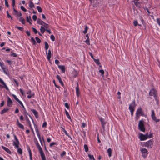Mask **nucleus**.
Returning a JSON list of instances; mask_svg holds the SVG:
<instances>
[{"label": "nucleus", "instance_id": "1", "mask_svg": "<svg viewBox=\"0 0 160 160\" xmlns=\"http://www.w3.org/2000/svg\"><path fill=\"white\" fill-rule=\"evenodd\" d=\"M136 106V104L135 101L133 100L132 104H130L129 106V109L131 112V115L132 116L133 115V112L134 110V108Z\"/></svg>", "mask_w": 160, "mask_h": 160}, {"label": "nucleus", "instance_id": "2", "mask_svg": "<svg viewBox=\"0 0 160 160\" xmlns=\"http://www.w3.org/2000/svg\"><path fill=\"white\" fill-rule=\"evenodd\" d=\"M138 129L141 131L144 132L145 131V128L144 127L143 121L142 120H140L138 125Z\"/></svg>", "mask_w": 160, "mask_h": 160}, {"label": "nucleus", "instance_id": "3", "mask_svg": "<svg viewBox=\"0 0 160 160\" xmlns=\"http://www.w3.org/2000/svg\"><path fill=\"white\" fill-rule=\"evenodd\" d=\"M153 141L150 140L146 142H144V145L145 147H147L148 148H151L153 145Z\"/></svg>", "mask_w": 160, "mask_h": 160}, {"label": "nucleus", "instance_id": "4", "mask_svg": "<svg viewBox=\"0 0 160 160\" xmlns=\"http://www.w3.org/2000/svg\"><path fill=\"white\" fill-rule=\"evenodd\" d=\"M144 115V112L142 111V108L141 107L139 108L137 111L136 113V117H139L140 116H143Z\"/></svg>", "mask_w": 160, "mask_h": 160}, {"label": "nucleus", "instance_id": "5", "mask_svg": "<svg viewBox=\"0 0 160 160\" xmlns=\"http://www.w3.org/2000/svg\"><path fill=\"white\" fill-rule=\"evenodd\" d=\"M148 133L145 134H143L142 133H140L139 136V138L140 140L143 141L144 140L148 139Z\"/></svg>", "mask_w": 160, "mask_h": 160}, {"label": "nucleus", "instance_id": "6", "mask_svg": "<svg viewBox=\"0 0 160 160\" xmlns=\"http://www.w3.org/2000/svg\"><path fill=\"white\" fill-rule=\"evenodd\" d=\"M15 141H13V145L15 146L16 148H18V144H19V141L17 138L16 135H14Z\"/></svg>", "mask_w": 160, "mask_h": 160}, {"label": "nucleus", "instance_id": "7", "mask_svg": "<svg viewBox=\"0 0 160 160\" xmlns=\"http://www.w3.org/2000/svg\"><path fill=\"white\" fill-rule=\"evenodd\" d=\"M151 112V117L152 119L156 122H159L160 121V120L159 119H157L156 118V117L155 116L154 110H152Z\"/></svg>", "mask_w": 160, "mask_h": 160}, {"label": "nucleus", "instance_id": "8", "mask_svg": "<svg viewBox=\"0 0 160 160\" xmlns=\"http://www.w3.org/2000/svg\"><path fill=\"white\" fill-rule=\"evenodd\" d=\"M37 146L39 150L41 158L45 156L44 152L39 144L38 145H37Z\"/></svg>", "mask_w": 160, "mask_h": 160}, {"label": "nucleus", "instance_id": "9", "mask_svg": "<svg viewBox=\"0 0 160 160\" xmlns=\"http://www.w3.org/2000/svg\"><path fill=\"white\" fill-rule=\"evenodd\" d=\"M37 146L39 150L41 158L45 156L44 152L39 144L38 145H37Z\"/></svg>", "mask_w": 160, "mask_h": 160}, {"label": "nucleus", "instance_id": "10", "mask_svg": "<svg viewBox=\"0 0 160 160\" xmlns=\"http://www.w3.org/2000/svg\"><path fill=\"white\" fill-rule=\"evenodd\" d=\"M99 119L101 122L102 126L104 130H105V125L106 124V122L104 121V119L102 118V117H99Z\"/></svg>", "mask_w": 160, "mask_h": 160}, {"label": "nucleus", "instance_id": "11", "mask_svg": "<svg viewBox=\"0 0 160 160\" xmlns=\"http://www.w3.org/2000/svg\"><path fill=\"white\" fill-rule=\"evenodd\" d=\"M156 91L154 89H152L149 92V94L151 96H153L154 97L156 96Z\"/></svg>", "mask_w": 160, "mask_h": 160}, {"label": "nucleus", "instance_id": "12", "mask_svg": "<svg viewBox=\"0 0 160 160\" xmlns=\"http://www.w3.org/2000/svg\"><path fill=\"white\" fill-rule=\"evenodd\" d=\"M47 58L48 60L49 61L50 60V58L51 57V52L50 50H49L48 52H47V51L46 52Z\"/></svg>", "mask_w": 160, "mask_h": 160}, {"label": "nucleus", "instance_id": "13", "mask_svg": "<svg viewBox=\"0 0 160 160\" xmlns=\"http://www.w3.org/2000/svg\"><path fill=\"white\" fill-rule=\"evenodd\" d=\"M27 94H29V95L27 96V97L28 98H30L32 97L34 95V93L33 92H32L30 90L26 92Z\"/></svg>", "mask_w": 160, "mask_h": 160}, {"label": "nucleus", "instance_id": "14", "mask_svg": "<svg viewBox=\"0 0 160 160\" xmlns=\"http://www.w3.org/2000/svg\"><path fill=\"white\" fill-rule=\"evenodd\" d=\"M12 102L10 98L8 97L7 100V106L9 107H10L11 106V105L12 103Z\"/></svg>", "mask_w": 160, "mask_h": 160}, {"label": "nucleus", "instance_id": "15", "mask_svg": "<svg viewBox=\"0 0 160 160\" xmlns=\"http://www.w3.org/2000/svg\"><path fill=\"white\" fill-rule=\"evenodd\" d=\"M77 86L76 88V93L77 96L79 97L80 94L78 84V82L77 83Z\"/></svg>", "mask_w": 160, "mask_h": 160}, {"label": "nucleus", "instance_id": "16", "mask_svg": "<svg viewBox=\"0 0 160 160\" xmlns=\"http://www.w3.org/2000/svg\"><path fill=\"white\" fill-rule=\"evenodd\" d=\"M0 83L3 85L4 87V88H6V89L7 90H9V89L7 87V86L6 84L5 83L3 82V80L0 78Z\"/></svg>", "mask_w": 160, "mask_h": 160}, {"label": "nucleus", "instance_id": "17", "mask_svg": "<svg viewBox=\"0 0 160 160\" xmlns=\"http://www.w3.org/2000/svg\"><path fill=\"white\" fill-rule=\"evenodd\" d=\"M2 148L4 149L5 151L7 152L8 153L11 154L12 153L10 150L8 149V148L3 146H2Z\"/></svg>", "mask_w": 160, "mask_h": 160}, {"label": "nucleus", "instance_id": "18", "mask_svg": "<svg viewBox=\"0 0 160 160\" xmlns=\"http://www.w3.org/2000/svg\"><path fill=\"white\" fill-rule=\"evenodd\" d=\"M36 132L37 133V135L40 140V142L41 143V144L42 145V141L41 140V138L40 135L39 133V131L37 128V129H36Z\"/></svg>", "mask_w": 160, "mask_h": 160}, {"label": "nucleus", "instance_id": "19", "mask_svg": "<svg viewBox=\"0 0 160 160\" xmlns=\"http://www.w3.org/2000/svg\"><path fill=\"white\" fill-rule=\"evenodd\" d=\"M36 132L37 133V135L40 140V142L41 143V144L42 145V141L41 140V138L40 135L39 133V131L37 128V129H36Z\"/></svg>", "mask_w": 160, "mask_h": 160}, {"label": "nucleus", "instance_id": "20", "mask_svg": "<svg viewBox=\"0 0 160 160\" xmlns=\"http://www.w3.org/2000/svg\"><path fill=\"white\" fill-rule=\"evenodd\" d=\"M13 14L14 15L16 16H20L21 17L22 15V14L21 12H18L17 10L16 12H13Z\"/></svg>", "mask_w": 160, "mask_h": 160}, {"label": "nucleus", "instance_id": "21", "mask_svg": "<svg viewBox=\"0 0 160 160\" xmlns=\"http://www.w3.org/2000/svg\"><path fill=\"white\" fill-rule=\"evenodd\" d=\"M31 111L32 112L33 114L35 115V116L36 118H38V112L34 109H32L31 110Z\"/></svg>", "mask_w": 160, "mask_h": 160}, {"label": "nucleus", "instance_id": "22", "mask_svg": "<svg viewBox=\"0 0 160 160\" xmlns=\"http://www.w3.org/2000/svg\"><path fill=\"white\" fill-rule=\"evenodd\" d=\"M37 22L38 24L43 25V24L45 23L44 22L42 21L41 19H38L37 21Z\"/></svg>", "mask_w": 160, "mask_h": 160}, {"label": "nucleus", "instance_id": "23", "mask_svg": "<svg viewBox=\"0 0 160 160\" xmlns=\"http://www.w3.org/2000/svg\"><path fill=\"white\" fill-rule=\"evenodd\" d=\"M26 121H27V123L29 125V126L30 127V128H31V130L32 131H33V130L32 128V127L31 126V124L28 118H27L26 119Z\"/></svg>", "mask_w": 160, "mask_h": 160}, {"label": "nucleus", "instance_id": "24", "mask_svg": "<svg viewBox=\"0 0 160 160\" xmlns=\"http://www.w3.org/2000/svg\"><path fill=\"white\" fill-rule=\"evenodd\" d=\"M59 68L61 69L62 72H64L65 71V68L64 66L59 65L58 66Z\"/></svg>", "mask_w": 160, "mask_h": 160}, {"label": "nucleus", "instance_id": "25", "mask_svg": "<svg viewBox=\"0 0 160 160\" xmlns=\"http://www.w3.org/2000/svg\"><path fill=\"white\" fill-rule=\"evenodd\" d=\"M141 152L142 153H146V155H147L148 154L147 152L148 151L147 149L146 148H141L140 150Z\"/></svg>", "mask_w": 160, "mask_h": 160}, {"label": "nucleus", "instance_id": "26", "mask_svg": "<svg viewBox=\"0 0 160 160\" xmlns=\"http://www.w3.org/2000/svg\"><path fill=\"white\" fill-rule=\"evenodd\" d=\"M26 19L27 21L30 24H31L32 23L31 22V21H32V20L31 18V17L30 16L29 17L27 16L26 17Z\"/></svg>", "mask_w": 160, "mask_h": 160}, {"label": "nucleus", "instance_id": "27", "mask_svg": "<svg viewBox=\"0 0 160 160\" xmlns=\"http://www.w3.org/2000/svg\"><path fill=\"white\" fill-rule=\"evenodd\" d=\"M57 79H58V80L59 82L62 85H63V84L62 81V80H61L60 77L59 75H57Z\"/></svg>", "mask_w": 160, "mask_h": 160}, {"label": "nucleus", "instance_id": "28", "mask_svg": "<svg viewBox=\"0 0 160 160\" xmlns=\"http://www.w3.org/2000/svg\"><path fill=\"white\" fill-rule=\"evenodd\" d=\"M133 2L134 3V4L137 7H140L141 5L140 3L135 1H133Z\"/></svg>", "mask_w": 160, "mask_h": 160}, {"label": "nucleus", "instance_id": "29", "mask_svg": "<svg viewBox=\"0 0 160 160\" xmlns=\"http://www.w3.org/2000/svg\"><path fill=\"white\" fill-rule=\"evenodd\" d=\"M41 32L42 33H43L45 31H46V29L44 28L42 26L40 28V29Z\"/></svg>", "mask_w": 160, "mask_h": 160}, {"label": "nucleus", "instance_id": "30", "mask_svg": "<svg viewBox=\"0 0 160 160\" xmlns=\"http://www.w3.org/2000/svg\"><path fill=\"white\" fill-rule=\"evenodd\" d=\"M9 110V109L8 108H5L2 110L1 112V114H3L6 112L8 111Z\"/></svg>", "mask_w": 160, "mask_h": 160}, {"label": "nucleus", "instance_id": "31", "mask_svg": "<svg viewBox=\"0 0 160 160\" xmlns=\"http://www.w3.org/2000/svg\"><path fill=\"white\" fill-rule=\"evenodd\" d=\"M107 152L108 154V156L109 157H110L112 155V149L110 148H108L107 151Z\"/></svg>", "mask_w": 160, "mask_h": 160}, {"label": "nucleus", "instance_id": "32", "mask_svg": "<svg viewBox=\"0 0 160 160\" xmlns=\"http://www.w3.org/2000/svg\"><path fill=\"white\" fill-rule=\"evenodd\" d=\"M29 6L31 8L34 7V5L33 3L31 1H30L29 2Z\"/></svg>", "mask_w": 160, "mask_h": 160}, {"label": "nucleus", "instance_id": "33", "mask_svg": "<svg viewBox=\"0 0 160 160\" xmlns=\"http://www.w3.org/2000/svg\"><path fill=\"white\" fill-rule=\"evenodd\" d=\"M44 45L45 49L46 50H47L49 48L48 44L46 42H44Z\"/></svg>", "mask_w": 160, "mask_h": 160}, {"label": "nucleus", "instance_id": "34", "mask_svg": "<svg viewBox=\"0 0 160 160\" xmlns=\"http://www.w3.org/2000/svg\"><path fill=\"white\" fill-rule=\"evenodd\" d=\"M65 111L67 117H68V118L69 119H71V117H70V116L69 115L68 111L66 109H65Z\"/></svg>", "mask_w": 160, "mask_h": 160}, {"label": "nucleus", "instance_id": "35", "mask_svg": "<svg viewBox=\"0 0 160 160\" xmlns=\"http://www.w3.org/2000/svg\"><path fill=\"white\" fill-rule=\"evenodd\" d=\"M88 156L89 157V159L90 160H95V159L93 155H91L89 154H88Z\"/></svg>", "mask_w": 160, "mask_h": 160}, {"label": "nucleus", "instance_id": "36", "mask_svg": "<svg viewBox=\"0 0 160 160\" xmlns=\"http://www.w3.org/2000/svg\"><path fill=\"white\" fill-rule=\"evenodd\" d=\"M88 27L86 25L85 26V28L84 29V30L83 31V32L84 34H86L87 33V32L88 30Z\"/></svg>", "mask_w": 160, "mask_h": 160}, {"label": "nucleus", "instance_id": "37", "mask_svg": "<svg viewBox=\"0 0 160 160\" xmlns=\"http://www.w3.org/2000/svg\"><path fill=\"white\" fill-rule=\"evenodd\" d=\"M18 148V153L20 154H22V149L20 148H19V147L18 148Z\"/></svg>", "mask_w": 160, "mask_h": 160}, {"label": "nucleus", "instance_id": "38", "mask_svg": "<svg viewBox=\"0 0 160 160\" xmlns=\"http://www.w3.org/2000/svg\"><path fill=\"white\" fill-rule=\"evenodd\" d=\"M94 61L98 65H99L100 64V62H99V59H96L95 58L93 59Z\"/></svg>", "mask_w": 160, "mask_h": 160}, {"label": "nucleus", "instance_id": "39", "mask_svg": "<svg viewBox=\"0 0 160 160\" xmlns=\"http://www.w3.org/2000/svg\"><path fill=\"white\" fill-rule=\"evenodd\" d=\"M37 9L38 12H42V9L41 7L39 6H38L37 7Z\"/></svg>", "mask_w": 160, "mask_h": 160}, {"label": "nucleus", "instance_id": "40", "mask_svg": "<svg viewBox=\"0 0 160 160\" xmlns=\"http://www.w3.org/2000/svg\"><path fill=\"white\" fill-rule=\"evenodd\" d=\"M84 148L86 152H87L88 150V147L86 144L84 145Z\"/></svg>", "mask_w": 160, "mask_h": 160}, {"label": "nucleus", "instance_id": "41", "mask_svg": "<svg viewBox=\"0 0 160 160\" xmlns=\"http://www.w3.org/2000/svg\"><path fill=\"white\" fill-rule=\"evenodd\" d=\"M31 41L34 45H35L36 44V42L32 37L31 38Z\"/></svg>", "mask_w": 160, "mask_h": 160}, {"label": "nucleus", "instance_id": "42", "mask_svg": "<svg viewBox=\"0 0 160 160\" xmlns=\"http://www.w3.org/2000/svg\"><path fill=\"white\" fill-rule=\"evenodd\" d=\"M35 39H36V40L37 42L38 43H39L41 42V40L38 38V37H36Z\"/></svg>", "mask_w": 160, "mask_h": 160}, {"label": "nucleus", "instance_id": "43", "mask_svg": "<svg viewBox=\"0 0 160 160\" xmlns=\"http://www.w3.org/2000/svg\"><path fill=\"white\" fill-rule=\"evenodd\" d=\"M42 26H43L45 28H46L45 29H48V24L46 23H45Z\"/></svg>", "mask_w": 160, "mask_h": 160}, {"label": "nucleus", "instance_id": "44", "mask_svg": "<svg viewBox=\"0 0 160 160\" xmlns=\"http://www.w3.org/2000/svg\"><path fill=\"white\" fill-rule=\"evenodd\" d=\"M133 23L135 26H136L138 25L139 26H141L140 25L138 24V22L137 20L134 21Z\"/></svg>", "mask_w": 160, "mask_h": 160}, {"label": "nucleus", "instance_id": "45", "mask_svg": "<svg viewBox=\"0 0 160 160\" xmlns=\"http://www.w3.org/2000/svg\"><path fill=\"white\" fill-rule=\"evenodd\" d=\"M50 38L52 41H54L55 40L54 36L53 35H51L50 36Z\"/></svg>", "mask_w": 160, "mask_h": 160}, {"label": "nucleus", "instance_id": "46", "mask_svg": "<svg viewBox=\"0 0 160 160\" xmlns=\"http://www.w3.org/2000/svg\"><path fill=\"white\" fill-rule=\"evenodd\" d=\"M12 96L13 97V98L16 100V101H17L18 102L19 100L17 98L16 96L14 94L12 95Z\"/></svg>", "mask_w": 160, "mask_h": 160}, {"label": "nucleus", "instance_id": "47", "mask_svg": "<svg viewBox=\"0 0 160 160\" xmlns=\"http://www.w3.org/2000/svg\"><path fill=\"white\" fill-rule=\"evenodd\" d=\"M15 28H17L18 30L20 31H22L23 30V28L22 27H18V26H15Z\"/></svg>", "mask_w": 160, "mask_h": 160}, {"label": "nucleus", "instance_id": "48", "mask_svg": "<svg viewBox=\"0 0 160 160\" xmlns=\"http://www.w3.org/2000/svg\"><path fill=\"white\" fill-rule=\"evenodd\" d=\"M21 9L24 12H26L27 11V10L24 8L23 6H21L20 7Z\"/></svg>", "mask_w": 160, "mask_h": 160}, {"label": "nucleus", "instance_id": "49", "mask_svg": "<svg viewBox=\"0 0 160 160\" xmlns=\"http://www.w3.org/2000/svg\"><path fill=\"white\" fill-rule=\"evenodd\" d=\"M12 54H11V56L13 57H17V55L15 53H13L12 52H11Z\"/></svg>", "mask_w": 160, "mask_h": 160}, {"label": "nucleus", "instance_id": "50", "mask_svg": "<svg viewBox=\"0 0 160 160\" xmlns=\"http://www.w3.org/2000/svg\"><path fill=\"white\" fill-rule=\"evenodd\" d=\"M85 42L88 45H90L89 38H87Z\"/></svg>", "mask_w": 160, "mask_h": 160}, {"label": "nucleus", "instance_id": "51", "mask_svg": "<svg viewBox=\"0 0 160 160\" xmlns=\"http://www.w3.org/2000/svg\"><path fill=\"white\" fill-rule=\"evenodd\" d=\"M18 125V127L19 128H20L22 129H24V128L22 124H21L20 123H19V124Z\"/></svg>", "mask_w": 160, "mask_h": 160}, {"label": "nucleus", "instance_id": "52", "mask_svg": "<svg viewBox=\"0 0 160 160\" xmlns=\"http://www.w3.org/2000/svg\"><path fill=\"white\" fill-rule=\"evenodd\" d=\"M148 138H151L153 137V135L152 134L150 133L149 134H148Z\"/></svg>", "mask_w": 160, "mask_h": 160}, {"label": "nucleus", "instance_id": "53", "mask_svg": "<svg viewBox=\"0 0 160 160\" xmlns=\"http://www.w3.org/2000/svg\"><path fill=\"white\" fill-rule=\"evenodd\" d=\"M7 17L9 18H11V19H12V17L9 14L8 11H7Z\"/></svg>", "mask_w": 160, "mask_h": 160}, {"label": "nucleus", "instance_id": "54", "mask_svg": "<svg viewBox=\"0 0 160 160\" xmlns=\"http://www.w3.org/2000/svg\"><path fill=\"white\" fill-rule=\"evenodd\" d=\"M32 31L34 32L35 34H36L38 33V31L35 28H32Z\"/></svg>", "mask_w": 160, "mask_h": 160}, {"label": "nucleus", "instance_id": "55", "mask_svg": "<svg viewBox=\"0 0 160 160\" xmlns=\"http://www.w3.org/2000/svg\"><path fill=\"white\" fill-rule=\"evenodd\" d=\"M28 152H29V156H30V158H32V153L31 150L30 149H29L28 150Z\"/></svg>", "mask_w": 160, "mask_h": 160}, {"label": "nucleus", "instance_id": "56", "mask_svg": "<svg viewBox=\"0 0 160 160\" xmlns=\"http://www.w3.org/2000/svg\"><path fill=\"white\" fill-rule=\"evenodd\" d=\"M0 66L2 67V69H4V65L2 63L0 62Z\"/></svg>", "mask_w": 160, "mask_h": 160}, {"label": "nucleus", "instance_id": "57", "mask_svg": "<svg viewBox=\"0 0 160 160\" xmlns=\"http://www.w3.org/2000/svg\"><path fill=\"white\" fill-rule=\"evenodd\" d=\"M32 18L33 19V20L35 21L37 19V17L36 15H34L32 16Z\"/></svg>", "mask_w": 160, "mask_h": 160}, {"label": "nucleus", "instance_id": "58", "mask_svg": "<svg viewBox=\"0 0 160 160\" xmlns=\"http://www.w3.org/2000/svg\"><path fill=\"white\" fill-rule=\"evenodd\" d=\"M62 131L65 133V134L67 135V136H68V134L66 131L65 130V129L64 128H62Z\"/></svg>", "mask_w": 160, "mask_h": 160}, {"label": "nucleus", "instance_id": "59", "mask_svg": "<svg viewBox=\"0 0 160 160\" xmlns=\"http://www.w3.org/2000/svg\"><path fill=\"white\" fill-rule=\"evenodd\" d=\"M5 5L7 7L9 6L8 2L7 0H5Z\"/></svg>", "mask_w": 160, "mask_h": 160}, {"label": "nucleus", "instance_id": "60", "mask_svg": "<svg viewBox=\"0 0 160 160\" xmlns=\"http://www.w3.org/2000/svg\"><path fill=\"white\" fill-rule=\"evenodd\" d=\"M57 144V143L56 142H52V143H51L50 144V147H51L52 146H53V145H56Z\"/></svg>", "mask_w": 160, "mask_h": 160}, {"label": "nucleus", "instance_id": "61", "mask_svg": "<svg viewBox=\"0 0 160 160\" xmlns=\"http://www.w3.org/2000/svg\"><path fill=\"white\" fill-rule=\"evenodd\" d=\"M18 102L22 106L23 108H25L24 106H23L22 103L20 100Z\"/></svg>", "mask_w": 160, "mask_h": 160}, {"label": "nucleus", "instance_id": "62", "mask_svg": "<svg viewBox=\"0 0 160 160\" xmlns=\"http://www.w3.org/2000/svg\"><path fill=\"white\" fill-rule=\"evenodd\" d=\"M99 72L100 73H101V74L102 75H103L104 73V71L102 70V69H101V70H100L99 71Z\"/></svg>", "mask_w": 160, "mask_h": 160}, {"label": "nucleus", "instance_id": "63", "mask_svg": "<svg viewBox=\"0 0 160 160\" xmlns=\"http://www.w3.org/2000/svg\"><path fill=\"white\" fill-rule=\"evenodd\" d=\"M55 62L57 65L58 64L60 63L59 61L57 59H56L55 60Z\"/></svg>", "mask_w": 160, "mask_h": 160}, {"label": "nucleus", "instance_id": "64", "mask_svg": "<svg viewBox=\"0 0 160 160\" xmlns=\"http://www.w3.org/2000/svg\"><path fill=\"white\" fill-rule=\"evenodd\" d=\"M157 22L158 23V24L160 26V18H157Z\"/></svg>", "mask_w": 160, "mask_h": 160}]
</instances>
